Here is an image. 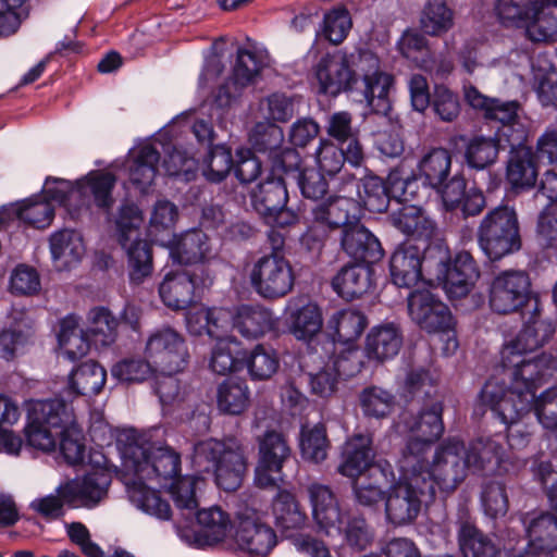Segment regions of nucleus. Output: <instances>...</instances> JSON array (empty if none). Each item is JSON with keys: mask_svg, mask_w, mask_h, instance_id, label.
I'll list each match as a JSON object with an SVG mask.
<instances>
[{"mask_svg": "<svg viewBox=\"0 0 557 557\" xmlns=\"http://www.w3.org/2000/svg\"><path fill=\"white\" fill-rule=\"evenodd\" d=\"M505 455L502 443L492 437H479L463 453L467 470L482 474L497 473Z\"/></svg>", "mask_w": 557, "mask_h": 557, "instance_id": "72a5a7b5", "label": "nucleus"}, {"mask_svg": "<svg viewBox=\"0 0 557 557\" xmlns=\"http://www.w3.org/2000/svg\"><path fill=\"white\" fill-rule=\"evenodd\" d=\"M451 156L445 148H433L419 162L418 169L423 183L432 189L440 187L449 177Z\"/></svg>", "mask_w": 557, "mask_h": 557, "instance_id": "4d7b16f0", "label": "nucleus"}, {"mask_svg": "<svg viewBox=\"0 0 557 557\" xmlns=\"http://www.w3.org/2000/svg\"><path fill=\"white\" fill-rule=\"evenodd\" d=\"M231 326L233 327V312L224 308H207L188 319V331L193 335L206 333L216 341L225 338Z\"/></svg>", "mask_w": 557, "mask_h": 557, "instance_id": "49530a36", "label": "nucleus"}, {"mask_svg": "<svg viewBox=\"0 0 557 557\" xmlns=\"http://www.w3.org/2000/svg\"><path fill=\"white\" fill-rule=\"evenodd\" d=\"M434 190L440 195L447 211L459 209L465 218L479 215L486 206L483 191L474 184L468 186V181L461 172L448 177Z\"/></svg>", "mask_w": 557, "mask_h": 557, "instance_id": "412c9836", "label": "nucleus"}, {"mask_svg": "<svg viewBox=\"0 0 557 557\" xmlns=\"http://www.w3.org/2000/svg\"><path fill=\"white\" fill-rule=\"evenodd\" d=\"M509 156L506 162V181L515 190H525L535 186L540 172V162L533 156L532 147L527 145L528 136L522 128L509 134Z\"/></svg>", "mask_w": 557, "mask_h": 557, "instance_id": "6ab92c4d", "label": "nucleus"}, {"mask_svg": "<svg viewBox=\"0 0 557 557\" xmlns=\"http://www.w3.org/2000/svg\"><path fill=\"white\" fill-rule=\"evenodd\" d=\"M145 357L157 371H183L189 362L186 339L172 326L153 330L145 345Z\"/></svg>", "mask_w": 557, "mask_h": 557, "instance_id": "2eb2a0df", "label": "nucleus"}, {"mask_svg": "<svg viewBox=\"0 0 557 557\" xmlns=\"http://www.w3.org/2000/svg\"><path fill=\"white\" fill-rule=\"evenodd\" d=\"M214 271L209 264L175 269L166 272L159 283L161 301L172 310H184L200 298L214 283Z\"/></svg>", "mask_w": 557, "mask_h": 557, "instance_id": "0eeeda50", "label": "nucleus"}, {"mask_svg": "<svg viewBox=\"0 0 557 557\" xmlns=\"http://www.w3.org/2000/svg\"><path fill=\"white\" fill-rule=\"evenodd\" d=\"M253 210L267 222L280 227L292 226L298 214L287 208L288 191L284 177L268 173L249 193Z\"/></svg>", "mask_w": 557, "mask_h": 557, "instance_id": "f8f14e48", "label": "nucleus"}, {"mask_svg": "<svg viewBox=\"0 0 557 557\" xmlns=\"http://www.w3.org/2000/svg\"><path fill=\"white\" fill-rule=\"evenodd\" d=\"M289 333L298 341H312L323 327L322 310L318 304L308 300L289 306L286 318Z\"/></svg>", "mask_w": 557, "mask_h": 557, "instance_id": "c9c22d12", "label": "nucleus"}, {"mask_svg": "<svg viewBox=\"0 0 557 557\" xmlns=\"http://www.w3.org/2000/svg\"><path fill=\"white\" fill-rule=\"evenodd\" d=\"M243 370L251 381H268L280 368L277 351L270 345L257 344L251 349L244 348Z\"/></svg>", "mask_w": 557, "mask_h": 557, "instance_id": "37998d69", "label": "nucleus"}, {"mask_svg": "<svg viewBox=\"0 0 557 557\" xmlns=\"http://www.w3.org/2000/svg\"><path fill=\"white\" fill-rule=\"evenodd\" d=\"M244 346L235 336H226L216 341L211 350L209 367L220 375L242 372Z\"/></svg>", "mask_w": 557, "mask_h": 557, "instance_id": "3c124183", "label": "nucleus"}, {"mask_svg": "<svg viewBox=\"0 0 557 557\" xmlns=\"http://www.w3.org/2000/svg\"><path fill=\"white\" fill-rule=\"evenodd\" d=\"M112 483L111 471L103 467H95L81 480L66 483L58 488L67 505L81 500L86 507L98 505L108 494Z\"/></svg>", "mask_w": 557, "mask_h": 557, "instance_id": "4be33fe9", "label": "nucleus"}, {"mask_svg": "<svg viewBox=\"0 0 557 557\" xmlns=\"http://www.w3.org/2000/svg\"><path fill=\"white\" fill-rule=\"evenodd\" d=\"M352 26L351 16L344 5L335 7L324 13L321 35L334 46L341 45L348 36Z\"/></svg>", "mask_w": 557, "mask_h": 557, "instance_id": "338daca9", "label": "nucleus"}, {"mask_svg": "<svg viewBox=\"0 0 557 557\" xmlns=\"http://www.w3.org/2000/svg\"><path fill=\"white\" fill-rule=\"evenodd\" d=\"M507 144L500 143L499 137L474 136L466 145L465 161L474 170H484L495 163L500 149H506Z\"/></svg>", "mask_w": 557, "mask_h": 557, "instance_id": "6e6d98bb", "label": "nucleus"}, {"mask_svg": "<svg viewBox=\"0 0 557 557\" xmlns=\"http://www.w3.org/2000/svg\"><path fill=\"white\" fill-rule=\"evenodd\" d=\"M50 251L53 260H63L66 268L78 263L85 255L82 235L74 230H61L50 236Z\"/></svg>", "mask_w": 557, "mask_h": 557, "instance_id": "5fc2aeb1", "label": "nucleus"}, {"mask_svg": "<svg viewBox=\"0 0 557 557\" xmlns=\"http://www.w3.org/2000/svg\"><path fill=\"white\" fill-rule=\"evenodd\" d=\"M272 515L275 525L286 536L289 531L301 529L307 521V515L296 495L287 490H278L272 500Z\"/></svg>", "mask_w": 557, "mask_h": 557, "instance_id": "79ce46f5", "label": "nucleus"}, {"mask_svg": "<svg viewBox=\"0 0 557 557\" xmlns=\"http://www.w3.org/2000/svg\"><path fill=\"white\" fill-rule=\"evenodd\" d=\"M126 265L129 283L133 285L143 284L153 273V250L147 239H132L126 247Z\"/></svg>", "mask_w": 557, "mask_h": 557, "instance_id": "09e8293b", "label": "nucleus"}, {"mask_svg": "<svg viewBox=\"0 0 557 557\" xmlns=\"http://www.w3.org/2000/svg\"><path fill=\"white\" fill-rule=\"evenodd\" d=\"M429 284L441 286L450 300L467 297L481 276L478 261L471 251L454 252L444 238H435L426 260Z\"/></svg>", "mask_w": 557, "mask_h": 557, "instance_id": "20e7f679", "label": "nucleus"}, {"mask_svg": "<svg viewBox=\"0 0 557 557\" xmlns=\"http://www.w3.org/2000/svg\"><path fill=\"white\" fill-rule=\"evenodd\" d=\"M368 326V318L360 310L344 309L334 313L327 321L326 334L336 344H356Z\"/></svg>", "mask_w": 557, "mask_h": 557, "instance_id": "4c0bfd02", "label": "nucleus"}, {"mask_svg": "<svg viewBox=\"0 0 557 557\" xmlns=\"http://www.w3.org/2000/svg\"><path fill=\"white\" fill-rule=\"evenodd\" d=\"M400 396L407 403L417 399L422 405L434 399H443L438 394L437 380L423 367L412 368L407 372Z\"/></svg>", "mask_w": 557, "mask_h": 557, "instance_id": "8fccbe9b", "label": "nucleus"}, {"mask_svg": "<svg viewBox=\"0 0 557 557\" xmlns=\"http://www.w3.org/2000/svg\"><path fill=\"white\" fill-rule=\"evenodd\" d=\"M249 141L255 152L268 153L271 158L282 148L284 141L283 129L271 122H259L255 125Z\"/></svg>", "mask_w": 557, "mask_h": 557, "instance_id": "774afa93", "label": "nucleus"}, {"mask_svg": "<svg viewBox=\"0 0 557 557\" xmlns=\"http://www.w3.org/2000/svg\"><path fill=\"white\" fill-rule=\"evenodd\" d=\"M465 443L457 437L444 440L435 449L433 460L426 469L416 472L425 481L430 480L432 490L443 496L453 493L466 479L467 466L463 457Z\"/></svg>", "mask_w": 557, "mask_h": 557, "instance_id": "6e6552de", "label": "nucleus"}, {"mask_svg": "<svg viewBox=\"0 0 557 557\" xmlns=\"http://www.w3.org/2000/svg\"><path fill=\"white\" fill-rule=\"evenodd\" d=\"M307 493L312 509V518L319 531L326 535L342 530V510L339 500L331 486L319 482L308 485Z\"/></svg>", "mask_w": 557, "mask_h": 557, "instance_id": "b1692460", "label": "nucleus"}, {"mask_svg": "<svg viewBox=\"0 0 557 557\" xmlns=\"http://www.w3.org/2000/svg\"><path fill=\"white\" fill-rule=\"evenodd\" d=\"M299 448L302 459L314 463L322 462L327 457L330 441L323 423L312 428L302 426L300 430Z\"/></svg>", "mask_w": 557, "mask_h": 557, "instance_id": "680f3d73", "label": "nucleus"}, {"mask_svg": "<svg viewBox=\"0 0 557 557\" xmlns=\"http://www.w3.org/2000/svg\"><path fill=\"white\" fill-rule=\"evenodd\" d=\"M443 412L444 400L434 399L421 405L417 413L403 412L400 424L408 434H414L437 443L445 431Z\"/></svg>", "mask_w": 557, "mask_h": 557, "instance_id": "cd10ccee", "label": "nucleus"}, {"mask_svg": "<svg viewBox=\"0 0 557 557\" xmlns=\"http://www.w3.org/2000/svg\"><path fill=\"white\" fill-rule=\"evenodd\" d=\"M160 159L159 150L151 144H145L138 148L129 161V182L139 193L147 194L153 184Z\"/></svg>", "mask_w": 557, "mask_h": 557, "instance_id": "ea45409f", "label": "nucleus"}, {"mask_svg": "<svg viewBox=\"0 0 557 557\" xmlns=\"http://www.w3.org/2000/svg\"><path fill=\"white\" fill-rule=\"evenodd\" d=\"M533 299H540L532 290L528 272L505 270L496 274L488 285V305L494 313L507 315L531 307Z\"/></svg>", "mask_w": 557, "mask_h": 557, "instance_id": "9b49d317", "label": "nucleus"}, {"mask_svg": "<svg viewBox=\"0 0 557 557\" xmlns=\"http://www.w3.org/2000/svg\"><path fill=\"white\" fill-rule=\"evenodd\" d=\"M458 544L463 557H494L499 553L495 543L471 520L468 510L458 513Z\"/></svg>", "mask_w": 557, "mask_h": 557, "instance_id": "f704fd0d", "label": "nucleus"}, {"mask_svg": "<svg viewBox=\"0 0 557 557\" xmlns=\"http://www.w3.org/2000/svg\"><path fill=\"white\" fill-rule=\"evenodd\" d=\"M341 247L355 262L367 265L379 262L384 256L379 238L360 221H354L352 226L343 230Z\"/></svg>", "mask_w": 557, "mask_h": 557, "instance_id": "bb28decb", "label": "nucleus"}, {"mask_svg": "<svg viewBox=\"0 0 557 557\" xmlns=\"http://www.w3.org/2000/svg\"><path fill=\"white\" fill-rule=\"evenodd\" d=\"M348 184L356 190L357 200L361 202L362 214L363 209L371 213L386 212L391 199L407 202L411 201L414 195V191L409 190L414 182L403 180L399 171H391L386 180L375 174H368L361 180L350 175Z\"/></svg>", "mask_w": 557, "mask_h": 557, "instance_id": "9d476101", "label": "nucleus"}, {"mask_svg": "<svg viewBox=\"0 0 557 557\" xmlns=\"http://www.w3.org/2000/svg\"><path fill=\"white\" fill-rule=\"evenodd\" d=\"M311 214L313 222L322 223L330 232L343 231L352 226L354 221H360L361 202L348 195L334 196L317 205Z\"/></svg>", "mask_w": 557, "mask_h": 557, "instance_id": "a878e982", "label": "nucleus"}, {"mask_svg": "<svg viewBox=\"0 0 557 557\" xmlns=\"http://www.w3.org/2000/svg\"><path fill=\"white\" fill-rule=\"evenodd\" d=\"M434 499L431 481L412 472L409 478L391 486L385 498L386 519L394 525L409 524L418 518L422 505Z\"/></svg>", "mask_w": 557, "mask_h": 557, "instance_id": "1a4fd4ad", "label": "nucleus"}, {"mask_svg": "<svg viewBox=\"0 0 557 557\" xmlns=\"http://www.w3.org/2000/svg\"><path fill=\"white\" fill-rule=\"evenodd\" d=\"M530 314L523 327L515 339L507 345L520 348L522 351H534L547 344L556 333V321L542 317V304L540 299H533Z\"/></svg>", "mask_w": 557, "mask_h": 557, "instance_id": "c85d7f7f", "label": "nucleus"}, {"mask_svg": "<svg viewBox=\"0 0 557 557\" xmlns=\"http://www.w3.org/2000/svg\"><path fill=\"white\" fill-rule=\"evenodd\" d=\"M71 403L62 396L30 401L24 433L26 443L36 449L51 451L59 445L65 462L76 466L85 461L86 444Z\"/></svg>", "mask_w": 557, "mask_h": 557, "instance_id": "f03ea898", "label": "nucleus"}, {"mask_svg": "<svg viewBox=\"0 0 557 557\" xmlns=\"http://www.w3.org/2000/svg\"><path fill=\"white\" fill-rule=\"evenodd\" d=\"M277 319L272 310L260 305L243 304L233 312V329L246 339H259L275 330Z\"/></svg>", "mask_w": 557, "mask_h": 557, "instance_id": "c756f323", "label": "nucleus"}, {"mask_svg": "<svg viewBox=\"0 0 557 557\" xmlns=\"http://www.w3.org/2000/svg\"><path fill=\"white\" fill-rule=\"evenodd\" d=\"M408 312L411 320L428 333H445L455 325L448 306L428 289L410 293Z\"/></svg>", "mask_w": 557, "mask_h": 557, "instance_id": "aec40b11", "label": "nucleus"}, {"mask_svg": "<svg viewBox=\"0 0 557 557\" xmlns=\"http://www.w3.org/2000/svg\"><path fill=\"white\" fill-rule=\"evenodd\" d=\"M79 182L84 186L83 194L86 189H89L95 206L110 214L115 202L113 198V190L117 182L115 174L109 171L90 172Z\"/></svg>", "mask_w": 557, "mask_h": 557, "instance_id": "13d9d810", "label": "nucleus"}, {"mask_svg": "<svg viewBox=\"0 0 557 557\" xmlns=\"http://www.w3.org/2000/svg\"><path fill=\"white\" fill-rule=\"evenodd\" d=\"M476 236L481 250L491 262L519 252L522 236L516 209L509 205L491 209L481 220Z\"/></svg>", "mask_w": 557, "mask_h": 557, "instance_id": "39448f33", "label": "nucleus"}, {"mask_svg": "<svg viewBox=\"0 0 557 557\" xmlns=\"http://www.w3.org/2000/svg\"><path fill=\"white\" fill-rule=\"evenodd\" d=\"M234 166L232 149L215 145L208 151L202 163V175L207 182L219 184L226 180Z\"/></svg>", "mask_w": 557, "mask_h": 557, "instance_id": "e2e57ef3", "label": "nucleus"}, {"mask_svg": "<svg viewBox=\"0 0 557 557\" xmlns=\"http://www.w3.org/2000/svg\"><path fill=\"white\" fill-rule=\"evenodd\" d=\"M157 370L148 358L128 357L119 360L111 368L112 376L126 384H140L150 379Z\"/></svg>", "mask_w": 557, "mask_h": 557, "instance_id": "0e129e2a", "label": "nucleus"}, {"mask_svg": "<svg viewBox=\"0 0 557 557\" xmlns=\"http://www.w3.org/2000/svg\"><path fill=\"white\" fill-rule=\"evenodd\" d=\"M127 454L140 480H158L160 486H165L181 473V455L168 445H129Z\"/></svg>", "mask_w": 557, "mask_h": 557, "instance_id": "ddd939ff", "label": "nucleus"}, {"mask_svg": "<svg viewBox=\"0 0 557 557\" xmlns=\"http://www.w3.org/2000/svg\"><path fill=\"white\" fill-rule=\"evenodd\" d=\"M359 405L364 417L382 420L394 411L396 397L391 391L371 385L361 391Z\"/></svg>", "mask_w": 557, "mask_h": 557, "instance_id": "bf43d9fd", "label": "nucleus"}, {"mask_svg": "<svg viewBox=\"0 0 557 557\" xmlns=\"http://www.w3.org/2000/svg\"><path fill=\"white\" fill-rule=\"evenodd\" d=\"M216 407L228 416L244 413L250 405V389L245 380L227 377L216 387Z\"/></svg>", "mask_w": 557, "mask_h": 557, "instance_id": "de8ad7c7", "label": "nucleus"}, {"mask_svg": "<svg viewBox=\"0 0 557 557\" xmlns=\"http://www.w3.org/2000/svg\"><path fill=\"white\" fill-rule=\"evenodd\" d=\"M520 111H522V107L518 100H502L499 98L491 100L484 119L500 124L496 132L500 143L509 141L507 134L518 128H522L523 133L529 136L528 127L519 115Z\"/></svg>", "mask_w": 557, "mask_h": 557, "instance_id": "a18cd8bd", "label": "nucleus"}, {"mask_svg": "<svg viewBox=\"0 0 557 557\" xmlns=\"http://www.w3.org/2000/svg\"><path fill=\"white\" fill-rule=\"evenodd\" d=\"M433 240L420 246L412 240H406L397 246L389 258V275L393 284L410 288L423 281L429 283L426 260Z\"/></svg>", "mask_w": 557, "mask_h": 557, "instance_id": "a211bd4d", "label": "nucleus"}, {"mask_svg": "<svg viewBox=\"0 0 557 557\" xmlns=\"http://www.w3.org/2000/svg\"><path fill=\"white\" fill-rule=\"evenodd\" d=\"M373 441L370 435L355 434L342 447L337 471L349 479L360 478L374 459Z\"/></svg>", "mask_w": 557, "mask_h": 557, "instance_id": "473e14b6", "label": "nucleus"}, {"mask_svg": "<svg viewBox=\"0 0 557 557\" xmlns=\"http://www.w3.org/2000/svg\"><path fill=\"white\" fill-rule=\"evenodd\" d=\"M480 401L488 407L503 424L520 420L532 411L534 398L512 386H507L495 377L488 379L479 394Z\"/></svg>", "mask_w": 557, "mask_h": 557, "instance_id": "f3484780", "label": "nucleus"}, {"mask_svg": "<svg viewBox=\"0 0 557 557\" xmlns=\"http://www.w3.org/2000/svg\"><path fill=\"white\" fill-rule=\"evenodd\" d=\"M90 326L88 333L96 345L110 346L117 337L119 321L111 311L104 307H98L89 313Z\"/></svg>", "mask_w": 557, "mask_h": 557, "instance_id": "69168bd1", "label": "nucleus"}, {"mask_svg": "<svg viewBox=\"0 0 557 557\" xmlns=\"http://www.w3.org/2000/svg\"><path fill=\"white\" fill-rule=\"evenodd\" d=\"M545 2L557 5V0H540L521 27L532 42H550L557 38V17L545 10Z\"/></svg>", "mask_w": 557, "mask_h": 557, "instance_id": "864d4df0", "label": "nucleus"}, {"mask_svg": "<svg viewBox=\"0 0 557 557\" xmlns=\"http://www.w3.org/2000/svg\"><path fill=\"white\" fill-rule=\"evenodd\" d=\"M371 265L348 262L342 267L331 281L333 290L344 300L361 298L373 286Z\"/></svg>", "mask_w": 557, "mask_h": 557, "instance_id": "7c9ffc66", "label": "nucleus"}, {"mask_svg": "<svg viewBox=\"0 0 557 557\" xmlns=\"http://www.w3.org/2000/svg\"><path fill=\"white\" fill-rule=\"evenodd\" d=\"M234 541L249 557H267L277 544V536L274 529L259 518L246 516L238 520Z\"/></svg>", "mask_w": 557, "mask_h": 557, "instance_id": "5701e85b", "label": "nucleus"}, {"mask_svg": "<svg viewBox=\"0 0 557 557\" xmlns=\"http://www.w3.org/2000/svg\"><path fill=\"white\" fill-rule=\"evenodd\" d=\"M250 285L263 299L275 300L288 295L295 285V272L285 257L261 256L249 273Z\"/></svg>", "mask_w": 557, "mask_h": 557, "instance_id": "4468645a", "label": "nucleus"}, {"mask_svg": "<svg viewBox=\"0 0 557 557\" xmlns=\"http://www.w3.org/2000/svg\"><path fill=\"white\" fill-rule=\"evenodd\" d=\"M522 522L532 545L557 550V516L549 511L527 513Z\"/></svg>", "mask_w": 557, "mask_h": 557, "instance_id": "603ef678", "label": "nucleus"}, {"mask_svg": "<svg viewBox=\"0 0 557 557\" xmlns=\"http://www.w3.org/2000/svg\"><path fill=\"white\" fill-rule=\"evenodd\" d=\"M532 352L505 344L500 351V366L512 386L534 398L536 391L557 370V359L552 354L532 356Z\"/></svg>", "mask_w": 557, "mask_h": 557, "instance_id": "423d86ee", "label": "nucleus"}, {"mask_svg": "<svg viewBox=\"0 0 557 557\" xmlns=\"http://www.w3.org/2000/svg\"><path fill=\"white\" fill-rule=\"evenodd\" d=\"M113 223L114 236L121 247L140 237V227L145 221L141 209L131 199L125 198L116 211L108 219Z\"/></svg>", "mask_w": 557, "mask_h": 557, "instance_id": "c03bdc74", "label": "nucleus"}, {"mask_svg": "<svg viewBox=\"0 0 557 557\" xmlns=\"http://www.w3.org/2000/svg\"><path fill=\"white\" fill-rule=\"evenodd\" d=\"M421 29L430 36L446 34L454 25V12L445 0H428L421 17Z\"/></svg>", "mask_w": 557, "mask_h": 557, "instance_id": "052dcab7", "label": "nucleus"}, {"mask_svg": "<svg viewBox=\"0 0 557 557\" xmlns=\"http://www.w3.org/2000/svg\"><path fill=\"white\" fill-rule=\"evenodd\" d=\"M403 345V335L395 324L387 323L371 329L366 338L364 354L369 360L384 362L393 359Z\"/></svg>", "mask_w": 557, "mask_h": 557, "instance_id": "e433bc0d", "label": "nucleus"}, {"mask_svg": "<svg viewBox=\"0 0 557 557\" xmlns=\"http://www.w3.org/2000/svg\"><path fill=\"white\" fill-rule=\"evenodd\" d=\"M290 456L292 449L285 436L274 430L267 431L258 438L255 485L260 488L278 486L284 481L283 467Z\"/></svg>", "mask_w": 557, "mask_h": 557, "instance_id": "dca6fc26", "label": "nucleus"}, {"mask_svg": "<svg viewBox=\"0 0 557 557\" xmlns=\"http://www.w3.org/2000/svg\"><path fill=\"white\" fill-rule=\"evenodd\" d=\"M170 258L173 263L189 265L209 264L211 253L210 237L198 227L189 228L173 238L168 244Z\"/></svg>", "mask_w": 557, "mask_h": 557, "instance_id": "393cba45", "label": "nucleus"}, {"mask_svg": "<svg viewBox=\"0 0 557 557\" xmlns=\"http://www.w3.org/2000/svg\"><path fill=\"white\" fill-rule=\"evenodd\" d=\"M193 465L199 472L212 473L221 490L235 492L248 469L247 445L237 435L200 441L194 446Z\"/></svg>", "mask_w": 557, "mask_h": 557, "instance_id": "7ed1b4c3", "label": "nucleus"}, {"mask_svg": "<svg viewBox=\"0 0 557 557\" xmlns=\"http://www.w3.org/2000/svg\"><path fill=\"white\" fill-rule=\"evenodd\" d=\"M314 75L320 94L336 97L346 92L375 114L388 115L392 110L394 76L381 70L379 57L370 49L326 53L314 66Z\"/></svg>", "mask_w": 557, "mask_h": 557, "instance_id": "f257e3e1", "label": "nucleus"}, {"mask_svg": "<svg viewBox=\"0 0 557 557\" xmlns=\"http://www.w3.org/2000/svg\"><path fill=\"white\" fill-rule=\"evenodd\" d=\"M391 224L407 236L423 240L424 245L437 237V224L418 206L403 205L389 214Z\"/></svg>", "mask_w": 557, "mask_h": 557, "instance_id": "2f4dec72", "label": "nucleus"}, {"mask_svg": "<svg viewBox=\"0 0 557 557\" xmlns=\"http://www.w3.org/2000/svg\"><path fill=\"white\" fill-rule=\"evenodd\" d=\"M107 382V371L97 361L88 360L77 366L69 376V386L64 393L75 398L77 396L92 397L98 395Z\"/></svg>", "mask_w": 557, "mask_h": 557, "instance_id": "58836bf2", "label": "nucleus"}, {"mask_svg": "<svg viewBox=\"0 0 557 557\" xmlns=\"http://www.w3.org/2000/svg\"><path fill=\"white\" fill-rule=\"evenodd\" d=\"M196 519L200 527L196 533L199 547L214 546L223 542L232 529L228 513L216 506L198 510Z\"/></svg>", "mask_w": 557, "mask_h": 557, "instance_id": "a19ab883", "label": "nucleus"}]
</instances>
